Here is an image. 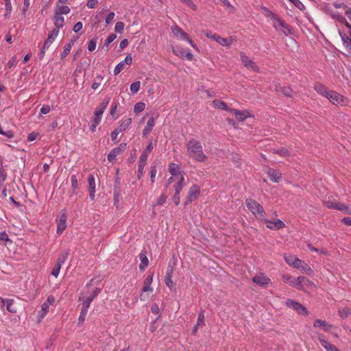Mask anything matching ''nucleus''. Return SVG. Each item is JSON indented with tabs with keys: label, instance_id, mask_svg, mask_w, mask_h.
Listing matches in <instances>:
<instances>
[{
	"label": "nucleus",
	"instance_id": "30",
	"mask_svg": "<svg viewBox=\"0 0 351 351\" xmlns=\"http://www.w3.org/2000/svg\"><path fill=\"white\" fill-rule=\"evenodd\" d=\"M169 172L171 173V175L172 176H178V178L180 176H184L180 171H179V167L178 166V165L175 164V163H170L169 165Z\"/></svg>",
	"mask_w": 351,
	"mask_h": 351
},
{
	"label": "nucleus",
	"instance_id": "34",
	"mask_svg": "<svg viewBox=\"0 0 351 351\" xmlns=\"http://www.w3.org/2000/svg\"><path fill=\"white\" fill-rule=\"evenodd\" d=\"M131 123H132L131 118L123 119L121 121L120 124H119V127L117 128V129L119 130V131H120L121 132L123 131H125L130 126V125Z\"/></svg>",
	"mask_w": 351,
	"mask_h": 351
},
{
	"label": "nucleus",
	"instance_id": "61",
	"mask_svg": "<svg viewBox=\"0 0 351 351\" xmlns=\"http://www.w3.org/2000/svg\"><path fill=\"white\" fill-rule=\"evenodd\" d=\"M50 110H51V108L49 105L43 106L40 109V116H41V114H48L50 112Z\"/></svg>",
	"mask_w": 351,
	"mask_h": 351
},
{
	"label": "nucleus",
	"instance_id": "45",
	"mask_svg": "<svg viewBox=\"0 0 351 351\" xmlns=\"http://www.w3.org/2000/svg\"><path fill=\"white\" fill-rule=\"evenodd\" d=\"M274 152L282 157H286L290 155L289 152L286 148H281L279 149H274Z\"/></svg>",
	"mask_w": 351,
	"mask_h": 351
},
{
	"label": "nucleus",
	"instance_id": "51",
	"mask_svg": "<svg viewBox=\"0 0 351 351\" xmlns=\"http://www.w3.org/2000/svg\"><path fill=\"white\" fill-rule=\"evenodd\" d=\"M340 36L341 38V40L343 41V43L345 45H346L348 43H349L351 41V37L348 36L346 34L339 32Z\"/></svg>",
	"mask_w": 351,
	"mask_h": 351
},
{
	"label": "nucleus",
	"instance_id": "28",
	"mask_svg": "<svg viewBox=\"0 0 351 351\" xmlns=\"http://www.w3.org/2000/svg\"><path fill=\"white\" fill-rule=\"evenodd\" d=\"M276 91L280 92L282 95L288 97H292L293 91L289 86H276Z\"/></svg>",
	"mask_w": 351,
	"mask_h": 351
},
{
	"label": "nucleus",
	"instance_id": "13",
	"mask_svg": "<svg viewBox=\"0 0 351 351\" xmlns=\"http://www.w3.org/2000/svg\"><path fill=\"white\" fill-rule=\"evenodd\" d=\"M200 193V187L197 184H193L191 186L189 194L186 198L184 204H189L197 199Z\"/></svg>",
	"mask_w": 351,
	"mask_h": 351
},
{
	"label": "nucleus",
	"instance_id": "29",
	"mask_svg": "<svg viewBox=\"0 0 351 351\" xmlns=\"http://www.w3.org/2000/svg\"><path fill=\"white\" fill-rule=\"evenodd\" d=\"M172 273H173L172 269L167 270L166 276H165V282L166 285L171 289H172L175 285L173 281L171 279Z\"/></svg>",
	"mask_w": 351,
	"mask_h": 351
},
{
	"label": "nucleus",
	"instance_id": "20",
	"mask_svg": "<svg viewBox=\"0 0 351 351\" xmlns=\"http://www.w3.org/2000/svg\"><path fill=\"white\" fill-rule=\"evenodd\" d=\"M88 189H89V196L91 199H94L95 198V180L94 176L93 174H90L88 177Z\"/></svg>",
	"mask_w": 351,
	"mask_h": 351
},
{
	"label": "nucleus",
	"instance_id": "56",
	"mask_svg": "<svg viewBox=\"0 0 351 351\" xmlns=\"http://www.w3.org/2000/svg\"><path fill=\"white\" fill-rule=\"evenodd\" d=\"M0 241L12 242L5 232H0Z\"/></svg>",
	"mask_w": 351,
	"mask_h": 351
},
{
	"label": "nucleus",
	"instance_id": "4",
	"mask_svg": "<svg viewBox=\"0 0 351 351\" xmlns=\"http://www.w3.org/2000/svg\"><path fill=\"white\" fill-rule=\"evenodd\" d=\"M171 32L175 37L187 41L193 48L196 51H199L197 45L193 42L189 34L184 32L178 25H173L171 27Z\"/></svg>",
	"mask_w": 351,
	"mask_h": 351
},
{
	"label": "nucleus",
	"instance_id": "63",
	"mask_svg": "<svg viewBox=\"0 0 351 351\" xmlns=\"http://www.w3.org/2000/svg\"><path fill=\"white\" fill-rule=\"evenodd\" d=\"M154 147L152 145V141H150L146 148L144 149L143 152L149 155V154L152 151Z\"/></svg>",
	"mask_w": 351,
	"mask_h": 351
},
{
	"label": "nucleus",
	"instance_id": "25",
	"mask_svg": "<svg viewBox=\"0 0 351 351\" xmlns=\"http://www.w3.org/2000/svg\"><path fill=\"white\" fill-rule=\"evenodd\" d=\"M155 125V119L154 117L150 118L147 122L145 128L143 130V136L147 137V135L152 132L153 128Z\"/></svg>",
	"mask_w": 351,
	"mask_h": 351
},
{
	"label": "nucleus",
	"instance_id": "8",
	"mask_svg": "<svg viewBox=\"0 0 351 351\" xmlns=\"http://www.w3.org/2000/svg\"><path fill=\"white\" fill-rule=\"evenodd\" d=\"M66 210H62L60 213V214L57 216L56 222L57 223V230L56 232L58 234H61L63 231L66 228Z\"/></svg>",
	"mask_w": 351,
	"mask_h": 351
},
{
	"label": "nucleus",
	"instance_id": "16",
	"mask_svg": "<svg viewBox=\"0 0 351 351\" xmlns=\"http://www.w3.org/2000/svg\"><path fill=\"white\" fill-rule=\"evenodd\" d=\"M265 173L273 182H279L282 179V173L278 170L268 168Z\"/></svg>",
	"mask_w": 351,
	"mask_h": 351
},
{
	"label": "nucleus",
	"instance_id": "15",
	"mask_svg": "<svg viewBox=\"0 0 351 351\" xmlns=\"http://www.w3.org/2000/svg\"><path fill=\"white\" fill-rule=\"evenodd\" d=\"M262 220L267 223V228L271 230H278L285 227L284 222L278 219L274 221H271L263 218Z\"/></svg>",
	"mask_w": 351,
	"mask_h": 351
},
{
	"label": "nucleus",
	"instance_id": "36",
	"mask_svg": "<svg viewBox=\"0 0 351 351\" xmlns=\"http://www.w3.org/2000/svg\"><path fill=\"white\" fill-rule=\"evenodd\" d=\"M213 106L216 108L230 111V108L228 107L227 104L224 101H221V100L216 99V100L213 101Z\"/></svg>",
	"mask_w": 351,
	"mask_h": 351
},
{
	"label": "nucleus",
	"instance_id": "26",
	"mask_svg": "<svg viewBox=\"0 0 351 351\" xmlns=\"http://www.w3.org/2000/svg\"><path fill=\"white\" fill-rule=\"evenodd\" d=\"M313 326L315 328L322 327L324 331H329L332 326L328 324L325 320L317 319L313 323Z\"/></svg>",
	"mask_w": 351,
	"mask_h": 351
},
{
	"label": "nucleus",
	"instance_id": "14",
	"mask_svg": "<svg viewBox=\"0 0 351 351\" xmlns=\"http://www.w3.org/2000/svg\"><path fill=\"white\" fill-rule=\"evenodd\" d=\"M126 148V143H121L117 147L112 149L108 155V160L110 162H113L116 157L121 154Z\"/></svg>",
	"mask_w": 351,
	"mask_h": 351
},
{
	"label": "nucleus",
	"instance_id": "5",
	"mask_svg": "<svg viewBox=\"0 0 351 351\" xmlns=\"http://www.w3.org/2000/svg\"><path fill=\"white\" fill-rule=\"evenodd\" d=\"M298 285L296 289L305 292L313 291L316 289V286L313 282L311 281L304 276H299L298 278Z\"/></svg>",
	"mask_w": 351,
	"mask_h": 351
},
{
	"label": "nucleus",
	"instance_id": "47",
	"mask_svg": "<svg viewBox=\"0 0 351 351\" xmlns=\"http://www.w3.org/2000/svg\"><path fill=\"white\" fill-rule=\"evenodd\" d=\"M145 104L143 102H138L135 104L134 110L135 112H140L144 110Z\"/></svg>",
	"mask_w": 351,
	"mask_h": 351
},
{
	"label": "nucleus",
	"instance_id": "6",
	"mask_svg": "<svg viewBox=\"0 0 351 351\" xmlns=\"http://www.w3.org/2000/svg\"><path fill=\"white\" fill-rule=\"evenodd\" d=\"M247 208L257 217H263L265 214L263 206L256 201L252 199H247L245 201Z\"/></svg>",
	"mask_w": 351,
	"mask_h": 351
},
{
	"label": "nucleus",
	"instance_id": "55",
	"mask_svg": "<svg viewBox=\"0 0 351 351\" xmlns=\"http://www.w3.org/2000/svg\"><path fill=\"white\" fill-rule=\"evenodd\" d=\"M147 157H148V154L143 152L141 154V155L140 156L138 164H141V165H146V161L147 160Z\"/></svg>",
	"mask_w": 351,
	"mask_h": 351
},
{
	"label": "nucleus",
	"instance_id": "12",
	"mask_svg": "<svg viewBox=\"0 0 351 351\" xmlns=\"http://www.w3.org/2000/svg\"><path fill=\"white\" fill-rule=\"evenodd\" d=\"M285 303L287 306L293 308L299 314H304V315L308 314L306 308L304 306H303L302 304H300L296 301H294L291 299H288V300H287Z\"/></svg>",
	"mask_w": 351,
	"mask_h": 351
},
{
	"label": "nucleus",
	"instance_id": "52",
	"mask_svg": "<svg viewBox=\"0 0 351 351\" xmlns=\"http://www.w3.org/2000/svg\"><path fill=\"white\" fill-rule=\"evenodd\" d=\"M71 186L73 190H75L78 188V181L77 176L75 175H73L71 178Z\"/></svg>",
	"mask_w": 351,
	"mask_h": 351
},
{
	"label": "nucleus",
	"instance_id": "32",
	"mask_svg": "<svg viewBox=\"0 0 351 351\" xmlns=\"http://www.w3.org/2000/svg\"><path fill=\"white\" fill-rule=\"evenodd\" d=\"M139 258L141 259V263L139 265V268L141 270H144L145 267L148 266L149 261L146 256L145 252H141L139 254Z\"/></svg>",
	"mask_w": 351,
	"mask_h": 351
},
{
	"label": "nucleus",
	"instance_id": "53",
	"mask_svg": "<svg viewBox=\"0 0 351 351\" xmlns=\"http://www.w3.org/2000/svg\"><path fill=\"white\" fill-rule=\"evenodd\" d=\"M90 303H91L90 300L86 299L85 301H84L82 303V306L81 311L88 313V309L90 306Z\"/></svg>",
	"mask_w": 351,
	"mask_h": 351
},
{
	"label": "nucleus",
	"instance_id": "31",
	"mask_svg": "<svg viewBox=\"0 0 351 351\" xmlns=\"http://www.w3.org/2000/svg\"><path fill=\"white\" fill-rule=\"evenodd\" d=\"M152 281L153 275H150L145 278V280H144V286L142 289L143 292L153 291V289L150 287V285L152 284Z\"/></svg>",
	"mask_w": 351,
	"mask_h": 351
},
{
	"label": "nucleus",
	"instance_id": "21",
	"mask_svg": "<svg viewBox=\"0 0 351 351\" xmlns=\"http://www.w3.org/2000/svg\"><path fill=\"white\" fill-rule=\"evenodd\" d=\"M230 111L239 121H243L246 118L250 116V114L247 110L240 111L237 109H230Z\"/></svg>",
	"mask_w": 351,
	"mask_h": 351
},
{
	"label": "nucleus",
	"instance_id": "42",
	"mask_svg": "<svg viewBox=\"0 0 351 351\" xmlns=\"http://www.w3.org/2000/svg\"><path fill=\"white\" fill-rule=\"evenodd\" d=\"M351 313V311L348 308H344L339 310V315L341 319L347 318Z\"/></svg>",
	"mask_w": 351,
	"mask_h": 351
},
{
	"label": "nucleus",
	"instance_id": "59",
	"mask_svg": "<svg viewBox=\"0 0 351 351\" xmlns=\"http://www.w3.org/2000/svg\"><path fill=\"white\" fill-rule=\"evenodd\" d=\"M117 106H118V101H114L112 104L111 109H110V114L112 117H114V115L116 114Z\"/></svg>",
	"mask_w": 351,
	"mask_h": 351
},
{
	"label": "nucleus",
	"instance_id": "9",
	"mask_svg": "<svg viewBox=\"0 0 351 351\" xmlns=\"http://www.w3.org/2000/svg\"><path fill=\"white\" fill-rule=\"evenodd\" d=\"M204 35L207 38H210L219 43L220 45L226 47H230L233 40L232 37H230V38H224L218 34H213L210 31H206L204 32Z\"/></svg>",
	"mask_w": 351,
	"mask_h": 351
},
{
	"label": "nucleus",
	"instance_id": "7",
	"mask_svg": "<svg viewBox=\"0 0 351 351\" xmlns=\"http://www.w3.org/2000/svg\"><path fill=\"white\" fill-rule=\"evenodd\" d=\"M332 104L336 106H346L348 99L336 91L330 90L326 97Z\"/></svg>",
	"mask_w": 351,
	"mask_h": 351
},
{
	"label": "nucleus",
	"instance_id": "17",
	"mask_svg": "<svg viewBox=\"0 0 351 351\" xmlns=\"http://www.w3.org/2000/svg\"><path fill=\"white\" fill-rule=\"evenodd\" d=\"M252 281L260 286L265 287L270 282V279L265 274H259L252 278Z\"/></svg>",
	"mask_w": 351,
	"mask_h": 351
},
{
	"label": "nucleus",
	"instance_id": "18",
	"mask_svg": "<svg viewBox=\"0 0 351 351\" xmlns=\"http://www.w3.org/2000/svg\"><path fill=\"white\" fill-rule=\"evenodd\" d=\"M285 261L287 264L289 265L293 266V267L298 269L302 268V265H305V263L300 259L293 257V256H289L285 257Z\"/></svg>",
	"mask_w": 351,
	"mask_h": 351
},
{
	"label": "nucleus",
	"instance_id": "60",
	"mask_svg": "<svg viewBox=\"0 0 351 351\" xmlns=\"http://www.w3.org/2000/svg\"><path fill=\"white\" fill-rule=\"evenodd\" d=\"M99 292H100V289L96 288L87 299L90 300V302H92L98 295Z\"/></svg>",
	"mask_w": 351,
	"mask_h": 351
},
{
	"label": "nucleus",
	"instance_id": "11",
	"mask_svg": "<svg viewBox=\"0 0 351 351\" xmlns=\"http://www.w3.org/2000/svg\"><path fill=\"white\" fill-rule=\"evenodd\" d=\"M240 56L242 64L245 67L254 72L259 71V67L249 57H247L244 52H240Z\"/></svg>",
	"mask_w": 351,
	"mask_h": 351
},
{
	"label": "nucleus",
	"instance_id": "40",
	"mask_svg": "<svg viewBox=\"0 0 351 351\" xmlns=\"http://www.w3.org/2000/svg\"><path fill=\"white\" fill-rule=\"evenodd\" d=\"M74 43V41L73 40H71L68 44H66L64 47V50L61 54V57L62 58H66L70 53L71 51V47H72V45H73Z\"/></svg>",
	"mask_w": 351,
	"mask_h": 351
},
{
	"label": "nucleus",
	"instance_id": "22",
	"mask_svg": "<svg viewBox=\"0 0 351 351\" xmlns=\"http://www.w3.org/2000/svg\"><path fill=\"white\" fill-rule=\"evenodd\" d=\"M53 20L56 27L53 30H57V33L58 34L60 29L62 28L64 25V19L62 16L55 14Z\"/></svg>",
	"mask_w": 351,
	"mask_h": 351
},
{
	"label": "nucleus",
	"instance_id": "2",
	"mask_svg": "<svg viewBox=\"0 0 351 351\" xmlns=\"http://www.w3.org/2000/svg\"><path fill=\"white\" fill-rule=\"evenodd\" d=\"M323 204L328 208L336 209L343 211L346 215H351V205L338 202L333 197H328L323 202Z\"/></svg>",
	"mask_w": 351,
	"mask_h": 351
},
{
	"label": "nucleus",
	"instance_id": "43",
	"mask_svg": "<svg viewBox=\"0 0 351 351\" xmlns=\"http://www.w3.org/2000/svg\"><path fill=\"white\" fill-rule=\"evenodd\" d=\"M4 1H5V10H6V13L4 14V16L5 18H8L10 14L12 12V4H11V0H4Z\"/></svg>",
	"mask_w": 351,
	"mask_h": 351
},
{
	"label": "nucleus",
	"instance_id": "33",
	"mask_svg": "<svg viewBox=\"0 0 351 351\" xmlns=\"http://www.w3.org/2000/svg\"><path fill=\"white\" fill-rule=\"evenodd\" d=\"M184 176H180L176 184L174 185V189H175V193H180V191H182V189H183L184 187Z\"/></svg>",
	"mask_w": 351,
	"mask_h": 351
},
{
	"label": "nucleus",
	"instance_id": "35",
	"mask_svg": "<svg viewBox=\"0 0 351 351\" xmlns=\"http://www.w3.org/2000/svg\"><path fill=\"white\" fill-rule=\"evenodd\" d=\"M4 304H6L7 310L10 313H16V308L13 306L14 300L6 299L2 300Z\"/></svg>",
	"mask_w": 351,
	"mask_h": 351
},
{
	"label": "nucleus",
	"instance_id": "50",
	"mask_svg": "<svg viewBox=\"0 0 351 351\" xmlns=\"http://www.w3.org/2000/svg\"><path fill=\"white\" fill-rule=\"evenodd\" d=\"M299 269L304 271V272L308 275L313 274V269L306 263H305V265H302V268H299Z\"/></svg>",
	"mask_w": 351,
	"mask_h": 351
},
{
	"label": "nucleus",
	"instance_id": "38",
	"mask_svg": "<svg viewBox=\"0 0 351 351\" xmlns=\"http://www.w3.org/2000/svg\"><path fill=\"white\" fill-rule=\"evenodd\" d=\"M321 344L327 351H340L338 348H337L334 345L331 344L328 341L326 340H321Z\"/></svg>",
	"mask_w": 351,
	"mask_h": 351
},
{
	"label": "nucleus",
	"instance_id": "39",
	"mask_svg": "<svg viewBox=\"0 0 351 351\" xmlns=\"http://www.w3.org/2000/svg\"><path fill=\"white\" fill-rule=\"evenodd\" d=\"M173 52L176 56L180 57V58H182V59L184 58L185 51H184V49L183 48H182L181 47H180V46L173 47Z\"/></svg>",
	"mask_w": 351,
	"mask_h": 351
},
{
	"label": "nucleus",
	"instance_id": "23",
	"mask_svg": "<svg viewBox=\"0 0 351 351\" xmlns=\"http://www.w3.org/2000/svg\"><path fill=\"white\" fill-rule=\"evenodd\" d=\"M278 25L282 28L281 31L285 36L293 34V29L285 21L280 19H276Z\"/></svg>",
	"mask_w": 351,
	"mask_h": 351
},
{
	"label": "nucleus",
	"instance_id": "44",
	"mask_svg": "<svg viewBox=\"0 0 351 351\" xmlns=\"http://www.w3.org/2000/svg\"><path fill=\"white\" fill-rule=\"evenodd\" d=\"M141 82L139 81H136L131 84L130 85V91L132 94H136L140 89Z\"/></svg>",
	"mask_w": 351,
	"mask_h": 351
},
{
	"label": "nucleus",
	"instance_id": "3",
	"mask_svg": "<svg viewBox=\"0 0 351 351\" xmlns=\"http://www.w3.org/2000/svg\"><path fill=\"white\" fill-rule=\"evenodd\" d=\"M110 98H108L102 101L99 106L96 109L95 112L94 119L92 121L90 129L93 132L95 130L96 127L99 125L101 120L102 114L109 104Z\"/></svg>",
	"mask_w": 351,
	"mask_h": 351
},
{
	"label": "nucleus",
	"instance_id": "48",
	"mask_svg": "<svg viewBox=\"0 0 351 351\" xmlns=\"http://www.w3.org/2000/svg\"><path fill=\"white\" fill-rule=\"evenodd\" d=\"M30 5V0H23V5L22 8V14L25 16L27 11Z\"/></svg>",
	"mask_w": 351,
	"mask_h": 351
},
{
	"label": "nucleus",
	"instance_id": "46",
	"mask_svg": "<svg viewBox=\"0 0 351 351\" xmlns=\"http://www.w3.org/2000/svg\"><path fill=\"white\" fill-rule=\"evenodd\" d=\"M97 37L95 36V38H93L92 40H90L88 44V51H93L96 48V45H97Z\"/></svg>",
	"mask_w": 351,
	"mask_h": 351
},
{
	"label": "nucleus",
	"instance_id": "1",
	"mask_svg": "<svg viewBox=\"0 0 351 351\" xmlns=\"http://www.w3.org/2000/svg\"><path fill=\"white\" fill-rule=\"evenodd\" d=\"M187 153L190 157L197 162H205L208 157L203 152V147L200 141L194 138L186 143Z\"/></svg>",
	"mask_w": 351,
	"mask_h": 351
},
{
	"label": "nucleus",
	"instance_id": "57",
	"mask_svg": "<svg viewBox=\"0 0 351 351\" xmlns=\"http://www.w3.org/2000/svg\"><path fill=\"white\" fill-rule=\"evenodd\" d=\"M156 173H157L156 167L155 166H152L151 167V170H150V178H151L152 182H154Z\"/></svg>",
	"mask_w": 351,
	"mask_h": 351
},
{
	"label": "nucleus",
	"instance_id": "37",
	"mask_svg": "<svg viewBox=\"0 0 351 351\" xmlns=\"http://www.w3.org/2000/svg\"><path fill=\"white\" fill-rule=\"evenodd\" d=\"M71 9L67 5H61L56 9L55 14L62 16V14H67L70 12Z\"/></svg>",
	"mask_w": 351,
	"mask_h": 351
},
{
	"label": "nucleus",
	"instance_id": "58",
	"mask_svg": "<svg viewBox=\"0 0 351 351\" xmlns=\"http://www.w3.org/2000/svg\"><path fill=\"white\" fill-rule=\"evenodd\" d=\"M116 38L117 35L115 34H110L106 40L105 45L108 47Z\"/></svg>",
	"mask_w": 351,
	"mask_h": 351
},
{
	"label": "nucleus",
	"instance_id": "64",
	"mask_svg": "<svg viewBox=\"0 0 351 351\" xmlns=\"http://www.w3.org/2000/svg\"><path fill=\"white\" fill-rule=\"evenodd\" d=\"M17 62L16 57L14 56L12 57L9 62H8V67L12 68L13 66H14Z\"/></svg>",
	"mask_w": 351,
	"mask_h": 351
},
{
	"label": "nucleus",
	"instance_id": "27",
	"mask_svg": "<svg viewBox=\"0 0 351 351\" xmlns=\"http://www.w3.org/2000/svg\"><path fill=\"white\" fill-rule=\"evenodd\" d=\"M58 35V34L57 33V30H52L49 34L48 37L43 45L44 48H49Z\"/></svg>",
	"mask_w": 351,
	"mask_h": 351
},
{
	"label": "nucleus",
	"instance_id": "10",
	"mask_svg": "<svg viewBox=\"0 0 351 351\" xmlns=\"http://www.w3.org/2000/svg\"><path fill=\"white\" fill-rule=\"evenodd\" d=\"M69 253V251L67 250L66 252L61 254L58 256V258L52 269V271H51V274L53 276H55L56 278H57L58 276L61 267L64 263L66 260L67 259Z\"/></svg>",
	"mask_w": 351,
	"mask_h": 351
},
{
	"label": "nucleus",
	"instance_id": "54",
	"mask_svg": "<svg viewBox=\"0 0 351 351\" xmlns=\"http://www.w3.org/2000/svg\"><path fill=\"white\" fill-rule=\"evenodd\" d=\"M124 29V23L123 22H117L114 27V30L117 32L121 33Z\"/></svg>",
	"mask_w": 351,
	"mask_h": 351
},
{
	"label": "nucleus",
	"instance_id": "41",
	"mask_svg": "<svg viewBox=\"0 0 351 351\" xmlns=\"http://www.w3.org/2000/svg\"><path fill=\"white\" fill-rule=\"evenodd\" d=\"M196 324L200 327H202L205 325L204 311H201L198 314L197 322Z\"/></svg>",
	"mask_w": 351,
	"mask_h": 351
},
{
	"label": "nucleus",
	"instance_id": "19",
	"mask_svg": "<svg viewBox=\"0 0 351 351\" xmlns=\"http://www.w3.org/2000/svg\"><path fill=\"white\" fill-rule=\"evenodd\" d=\"M315 90L323 97H327L330 91L328 88L321 82H316L314 85Z\"/></svg>",
	"mask_w": 351,
	"mask_h": 351
},
{
	"label": "nucleus",
	"instance_id": "62",
	"mask_svg": "<svg viewBox=\"0 0 351 351\" xmlns=\"http://www.w3.org/2000/svg\"><path fill=\"white\" fill-rule=\"evenodd\" d=\"M300 10L304 9V5L299 0H289Z\"/></svg>",
	"mask_w": 351,
	"mask_h": 351
},
{
	"label": "nucleus",
	"instance_id": "24",
	"mask_svg": "<svg viewBox=\"0 0 351 351\" xmlns=\"http://www.w3.org/2000/svg\"><path fill=\"white\" fill-rule=\"evenodd\" d=\"M282 280L285 283L289 284L290 286L296 288L298 285V278L295 279L292 276L288 274L282 275Z\"/></svg>",
	"mask_w": 351,
	"mask_h": 351
},
{
	"label": "nucleus",
	"instance_id": "49",
	"mask_svg": "<svg viewBox=\"0 0 351 351\" xmlns=\"http://www.w3.org/2000/svg\"><path fill=\"white\" fill-rule=\"evenodd\" d=\"M124 67H125L124 62H119L114 68V75H117L119 73H121V71L123 70Z\"/></svg>",
	"mask_w": 351,
	"mask_h": 351
}]
</instances>
